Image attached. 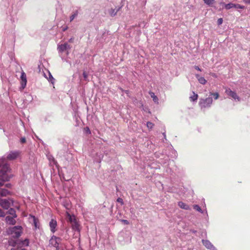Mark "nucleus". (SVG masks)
Here are the masks:
<instances>
[{
  "instance_id": "f257e3e1",
  "label": "nucleus",
  "mask_w": 250,
  "mask_h": 250,
  "mask_svg": "<svg viewBox=\"0 0 250 250\" xmlns=\"http://www.w3.org/2000/svg\"><path fill=\"white\" fill-rule=\"evenodd\" d=\"M8 234L14 238H19L22 233V228L21 226H17L8 228L7 230Z\"/></svg>"
},
{
  "instance_id": "f03ea898",
  "label": "nucleus",
  "mask_w": 250,
  "mask_h": 250,
  "mask_svg": "<svg viewBox=\"0 0 250 250\" xmlns=\"http://www.w3.org/2000/svg\"><path fill=\"white\" fill-rule=\"evenodd\" d=\"M213 102L212 98L208 97L206 99H202L199 102V105L201 108H205L210 106Z\"/></svg>"
},
{
  "instance_id": "7ed1b4c3",
  "label": "nucleus",
  "mask_w": 250,
  "mask_h": 250,
  "mask_svg": "<svg viewBox=\"0 0 250 250\" xmlns=\"http://www.w3.org/2000/svg\"><path fill=\"white\" fill-rule=\"evenodd\" d=\"M61 241V239L60 237H56L54 235L52 236L49 240L50 244L52 246L59 249V244Z\"/></svg>"
},
{
  "instance_id": "20e7f679",
  "label": "nucleus",
  "mask_w": 250,
  "mask_h": 250,
  "mask_svg": "<svg viewBox=\"0 0 250 250\" xmlns=\"http://www.w3.org/2000/svg\"><path fill=\"white\" fill-rule=\"evenodd\" d=\"M225 93L229 97L234 100L239 101L240 100V97L237 95L235 91H232L230 88H228L226 89Z\"/></svg>"
},
{
  "instance_id": "39448f33",
  "label": "nucleus",
  "mask_w": 250,
  "mask_h": 250,
  "mask_svg": "<svg viewBox=\"0 0 250 250\" xmlns=\"http://www.w3.org/2000/svg\"><path fill=\"white\" fill-rule=\"evenodd\" d=\"M71 46L67 42L63 44L59 45L58 46V50L59 52H63L65 51H67V54H68V50L71 48Z\"/></svg>"
},
{
  "instance_id": "423d86ee",
  "label": "nucleus",
  "mask_w": 250,
  "mask_h": 250,
  "mask_svg": "<svg viewBox=\"0 0 250 250\" xmlns=\"http://www.w3.org/2000/svg\"><path fill=\"white\" fill-rule=\"evenodd\" d=\"M20 154L18 151H10L7 155L6 159L9 160H13L16 159Z\"/></svg>"
},
{
  "instance_id": "0eeeda50",
  "label": "nucleus",
  "mask_w": 250,
  "mask_h": 250,
  "mask_svg": "<svg viewBox=\"0 0 250 250\" xmlns=\"http://www.w3.org/2000/svg\"><path fill=\"white\" fill-rule=\"evenodd\" d=\"M203 245L208 249L210 250H217L215 247L208 240H203Z\"/></svg>"
},
{
  "instance_id": "6e6552de",
  "label": "nucleus",
  "mask_w": 250,
  "mask_h": 250,
  "mask_svg": "<svg viewBox=\"0 0 250 250\" xmlns=\"http://www.w3.org/2000/svg\"><path fill=\"white\" fill-rule=\"evenodd\" d=\"M21 88L23 89L26 85L27 80H26V74L24 72H22L21 76Z\"/></svg>"
},
{
  "instance_id": "1a4fd4ad",
  "label": "nucleus",
  "mask_w": 250,
  "mask_h": 250,
  "mask_svg": "<svg viewBox=\"0 0 250 250\" xmlns=\"http://www.w3.org/2000/svg\"><path fill=\"white\" fill-rule=\"evenodd\" d=\"M57 226V221L55 220L52 219L49 222V227L52 233H54L56 231V227Z\"/></svg>"
},
{
  "instance_id": "9d476101",
  "label": "nucleus",
  "mask_w": 250,
  "mask_h": 250,
  "mask_svg": "<svg viewBox=\"0 0 250 250\" xmlns=\"http://www.w3.org/2000/svg\"><path fill=\"white\" fill-rule=\"evenodd\" d=\"M15 218L16 217H14V216H7L5 218V220L7 223L10 225H14L16 223Z\"/></svg>"
},
{
  "instance_id": "9b49d317",
  "label": "nucleus",
  "mask_w": 250,
  "mask_h": 250,
  "mask_svg": "<svg viewBox=\"0 0 250 250\" xmlns=\"http://www.w3.org/2000/svg\"><path fill=\"white\" fill-rule=\"evenodd\" d=\"M121 8V7H116L114 9L111 8L109 10V13L110 15L112 17L115 16L117 14V12L120 10Z\"/></svg>"
},
{
  "instance_id": "f8f14e48",
  "label": "nucleus",
  "mask_w": 250,
  "mask_h": 250,
  "mask_svg": "<svg viewBox=\"0 0 250 250\" xmlns=\"http://www.w3.org/2000/svg\"><path fill=\"white\" fill-rule=\"evenodd\" d=\"M195 77L198 79V81L200 83L202 84H205L207 83V80L204 77H200L199 74H195Z\"/></svg>"
},
{
  "instance_id": "ddd939ff",
  "label": "nucleus",
  "mask_w": 250,
  "mask_h": 250,
  "mask_svg": "<svg viewBox=\"0 0 250 250\" xmlns=\"http://www.w3.org/2000/svg\"><path fill=\"white\" fill-rule=\"evenodd\" d=\"M31 218L33 221V224L36 229L39 228V220L34 216L31 215Z\"/></svg>"
},
{
  "instance_id": "4468645a",
  "label": "nucleus",
  "mask_w": 250,
  "mask_h": 250,
  "mask_svg": "<svg viewBox=\"0 0 250 250\" xmlns=\"http://www.w3.org/2000/svg\"><path fill=\"white\" fill-rule=\"evenodd\" d=\"M178 205L182 209L186 210H189L190 209L188 205L182 202H179Z\"/></svg>"
},
{
  "instance_id": "2eb2a0df",
  "label": "nucleus",
  "mask_w": 250,
  "mask_h": 250,
  "mask_svg": "<svg viewBox=\"0 0 250 250\" xmlns=\"http://www.w3.org/2000/svg\"><path fill=\"white\" fill-rule=\"evenodd\" d=\"M149 94L150 95V97L152 98L153 102L155 103L158 104L159 99L158 97L155 95L154 93L153 92L150 91L149 92Z\"/></svg>"
},
{
  "instance_id": "dca6fc26",
  "label": "nucleus",
  "mask_w": 250,
  "mask_h": 250,
  "mask_svg": "<svg viewBox=\"0 0 250 250\" xmlns=\"http://www.w3.org/2000/svg\"><path fill=\"white\" fill-rule=\"evenodd\" d=\"M220 4L224 6L225 8L227 10L229 9L232 8H234V4L232 3L226 4L224 2H222L220 3Z\"/></svg>"
},
{
  "instance_id": "f3484780",
  "label": "nucleus",
  "mask_w": 250,
  "mask_h": 250,
  "mask_svg": "<svg viewBox=\"0 0 250 250\" xmlns=\"http://www.w3.org/2000/svg\"><path fill=\"white\" fill-rule=\"evenodd\" d=\"M72 228L73 229L76 230V231H80L79 229V225L76 221H73V223L71 224Z\"/></svg>"
},
{
  "instance_id": "a211bd4d",
  "label": "nucleus",
  "mask_w": 250,
  "mask_h": 250,
  "mask_svg": "<svg viewBox=\"0 0 250 250\" xmlns=\"http://www.w3.org/2000/svg\"><path fill=\"white\" fill-rule=\"evenodd\" d=\"M48 159L50 162V164L53 165H56L57 167V163L55 160L54 158L52 155L48 156Z\"/></svg>"
},
{
  "instance_id": "6ab92c4d",
  "label": "nucleus",
  "mask_w": 250,
  "mask_h": 250,
  "mask_svg": "<svg viewBox=\"0 0 250 250\" xmlns=\"http://www.w3.org/2000/svg\"><path fill=\"white\" fill-rule=\"evenodd\" d=\"M78 14L79 12L78 10L74 11L71 16L70 17V21L71 22L72 21H73L78 16Z\"/></svg>"
},
{
  "instance_id": "aec40b11",
  "label": "nucleus",
  "mask_w": 250,
  "mask_h": 250,
  "mask_svg": "<svg viewBox=\"0 0 250 250\" xmlns=\"http://www.w3.org/2000/svg\"><path fill=\"white\" fill-rule=\"evenodd\" d=\"M19 242V240L16 239V240H13L12 239H10L8 241V243L9 245L15 247L16 246L18 242Z\"/></svg>"
},
{
  "instance_id": "412c9836",
  "label": "nucleus",
  "mask_w": 250,
  "mask_h": 250,
  "mask_svg": "<svg viewBox=\"0 0 250 250\" xmlns=\"http://www.w3.org/2000/svg\"><path fill=\"white\" fill-rule=\"evenodd\" d=\"M8 213L11 215L12 216H14V217H17L16 211L13 208H10V209L8 211Z\"/></svg>"
},
{
  "instance_id": "4be33fe9",
  "label": "nucleus",
  "mask_w": 250,
  "mask_h": 250,
  "mask_svg": "<svg viewBox=\"0 0 250 250\" xmlns=\"http://www.w3.org/2000/svg\"><path fill=\"white\" fill-rule=\"evenodd\" d=\"M48 76H49V77L47 78V79L48 80V81L49 82H50L52 84H54V82H55V79L53 77V76H52V75L51 74V73L48 72Z\"/></svg>"
},
{
  "instance_id": "5701e85b",
  "label": "nucleus",
  "mask_w": 250,
  "mask_h": 250,
  "mask_svg": "<svg viewBox=\"0 0 250 250\" xmlns=\"http://www.w3.org/2000/svg\"><path fill=\"white\" fill-rule=\"evenodd\" d=\"M203 0L206 4L209 5V6L212 5L214 2V0Z\"/></svg>"
},
{
  "instance_id": "b1692460",
  "label": "nucleus",
  "mask_w": 250,
  "mask_h": 250,
  "mask_svg": "<svg viewBox=\"0 0 250 250\" xmlns=\"http://www.w3.org/2000/svg\"><path fill=\"white\" fill-rule=\"evenodd\" d=\"M193 208L195 210H196L197 211L201 212V213H203V211L201 209V208L197 205H193Z\"/></svg>"
},
{
  "instance_id": "393cba45",
  "label": "nucleus",
  "mask_w": 250,
  "mask_h": 250,
  "mask_svg": "<svg viewBox=\"0 0 250 250\" xmlns=\"http://www.w3.org/2000/svg\"><path fill=\"white\" fill-rule=\"evenodd\" d=\"M198 98V95L194 92H193V95L192 96L190 97V99L191 101H195L197 100Z\"/></svg>"
},
{
  "instance_id": "a878e982",
  "label": "nucleus",
  "mask_w": 250,
  "mask_h": 250,
  "mask_svg": "<svg viewBox=\"0 0 250 250\" xmlns=\"http://www.w3.org/2000/svg\"><path fill=\"white\" fill-rule=\"evenodd\" d=\"M21 245L23 246H27L29 245V240L25 239L24 240L21 241Z\"/></svg>"
},
{
  "instance_id": "bb28decb",
  "label": "nucleus",
  "mask_w": 250,
  "mask_h": 250,
  "mask_svg": "<svg viewBox=\"0 0 250 250\" xmlns=\"http://www.w3.org/2000/svg\"><path fill=\"white\" fill-rule=\"evenodd\" d=\"M146 125L148 128L151 129L153 127L154 124L150 122H148L146 123Z\"/></svg>"
},
{
  "instance_id": "cd10ccee",
  "label": "nucleus",
  "mask_w": 250,
  "mask_h": 250,
  "mask_svg": "<svg viewBox=\"0 0 250 250\" xmlns=\"http://www.w3.org/2000/svg\"><path fill=\"white\" fill-rule=\"evenodd\" d=\"M234 8H237V9H244V6H242L239 4H234Z\"/></svg>"
},
{
  "instance_id": "c85d7f7f",
  "label": "nucleus",
  "mask_w": 250,
  "mask_h": 250,
  "mask_svg": "<svg viewBox=\"0 0 250 250\" xmlns=\"http://www.w3.org/2000/svg\"><path fill=\"white\" fill-rule=\"evenodd\" d=\"M83 77L84 78V79L85 81H87V79H88V74L87 73L85 72V71H84L83 73Z\"/></svg>"
},
{
  "instance_id": "c756f323",
  "label": "nucleus",
  "mask_w": 250,
  "mask_h": 250,
  "mask_svg": "<svg viewBox=\"0 0 250 250\" xmlns=\"http://www.w3.org/2000/svg\"><path fill=\"white\" fill-rule=\"evenodd\" d=\"M76 220L75 219L74 217L69 216V221L71 224L73 223V221H75Z\"/></svg>"
},
{
  "instance_id": "7c9ffc66",
  "label": "nucleus",
  "mask_w": 250,
  "mask_h": 250,
  "mask_svg": "<svg viewBox=\"0 0 250 250\" xmlns=\"http://www.w3.org/2000/svg\"><path fill=\"white\" fill-rule=\"evenodd\" d=\"M215 100L217 99L219 97V94L218 93H211Z\"/></svg>"
},
{
  "instance_id": "2f4dec72",
  "label": "nucleus",
  "mask_w": 250,
  "mask_h": 250,
  "mask_svg": "<svg viewBox=\"0 0 250 250\" xmlns=\"http://www.w3.org/2000/svg\"><path fill=\"white\" fill-rule=\"evenodd\" d=\"M5 215V212L0 208V217H4Z\"/></svg>"
},
{
  "instance_id": "473e14b6",
  "label": "nucleus",
  "mask_w": 250,
  "mask_h": 250,
  "mask_svg": "<svg viewBox=\"0 0 250 250\" xmlns=\"http://www.w3.org/2000/svg\"><path fill=\"white\" fill-rule=\"evenodd\" d=\"M84 129H85V131L86 133H87V134H91V131H90V129H89V127H86L84 128Z\"/></svg>"
},
{
  "instance_id": "72a5a7b5",
  "label": "nucleus",
  "mask_w": 250,
  "mask_h": 250,
  "mask_svg": "<svg viewBox=\"0 0 250 250\" xmlns=\"http://www.w3.org/2000/svg\"><path fill=\"white\" fill-rule=\"evenodd\" d=\"M20 142L21 143L23 144L26 142V139L25 137H22L20 139Z\"/></svg>"
},
{
  "instance_id": "f704fd0d",
  "label": "nucleus",
  "mask_w": 250,
  "mask_h": 250,
  "mask_svg": "<svg viewBox=\"0 0 250 250\" xmlns=\"http://www.w3.org/2000/svg\"><path fill=\"white\" fill-rule=\"evenodd\" d=\"M223 23V19L219 18L217 21V23L218 25H221Z\"/></svg>"
},
{
  "instance_id": "c9c22d12",
  "label": "nucleus",
  "mask_w": 250,
  "mask_h": 250,
  "mask_svg": "<svg viewBox=\"0 0 250 250\" xmlns=\"http://www.w3.org/2000/svg\"><path fill=\"white\" fill-rule=\"evenodd\" d=\"M117 201L119 203H120L121 205H123L124 204L123 200L121 198H118L117 200Z\"/></svg>"
},
{
  "instance_id": "e433bc0d",
  "label": "nucleus",
  "mask_w": 250,
  "mask_h": 250,
  "mask_svg": "<svg viewBox=\"0 0 250 250\" xmlns=\"http://www.w3.org/2000/svg\"><path fill=\"white\" fill-rule=\"evenodd\" d=\"M209 75H211L212 77H213L214 78H217V77H218L217 75L214 73L210 72L209 73Z\"/></svg>"
},
{
  "instance_id": "4c0bfd02",
  "label": "nucleus",
  "mask_w": 250,
  "mask_h": 250,
  "mask_svg": "<svg viewBox=\"0 0 250 250\" xmlns=\"http://www.w3.org/2000/svg\"><path fill=\"white\" fill-rule=\"evenodd\" d=\"M121 221L126 225L129 224V222L126 220H122Z\"/></svg>"
},
{
  "instance_id": "58836bf2",
  "label": "nucleus",
  "mask_w": 250,
  "mask_h": 250,
  "mask_svg": "<svg viewBox=\"0 0 250 250\" xmlns=\"http://www.w3.org/2000/svg\"><path fill=\"white\" fill-rule=\"evenodd\" d=\"M194 68L196 69L198 71H201V69L200 68V67L198 66L195 65L194 66Z\"/></svg>"
},
{
  "instance_id": "ea45409f",
  "label": "nucleus",
  "mask_w": 250,
  "mask_h": 250,
  "mask_svg": "<svg viewBox=\"0 0 250 250\" xmlns=\"http://www.w3.org/2000/svg\"><path fill=\"white\" fill-rule=\"evenodd\" d=\"M73 40H74V39H73V38H70V39L69 40L68 42H73Z\"/></svg>"
},
{
  "instance_id": "a19ab883",
  "label": "nucleus",
  "mask_w": 250,
  "mask_h": 250,
  "mask_svg": "<svg viewBox=\"0 0 250 250\" xmlns=\"http://www.w3.org/2000/svg\"><path fill=\"white\" fill-rule=\"evenodd\" d=\"M244 1L246 3H250V0H244Z\"/></svg>"
},
{
  "instance_id": "79ce46f5",
  "label": "nucleus",
  "mask_w": 250,
  "mask_h": 250,
  "mask_svg": "<svg viewBox=\"0 0 250 250\" xmlns=\"http://www.w3.org/2000/svg\"><path fill=\"white\" fill-rule=\"evenodd\" d=\"M5 186H6V187L9 188V187H10L11 185L10 184H6Z\"/></svg>"
},
{
  "instance_id": "37998d69",
  "label": "nucleus",
  "mask_w": 250,
  "mask_h": 250,
  "mask_svg": "<svg viewBox=\"0 0 250 250\" xmlns=\"http://www.w3.org/2000/svg\"><path fill=\"white\" fill-rule=\"evenodd\" d=\"M163 135H164V138H166V133H165V132H164V133H163Z\"/></svg>"
},
{
  "instance_id": "c03bdc74",
  "label": "nucleus",
  "mask_w": 250,
  "mask_h": 250,
  "mask_svg": "<svg viewBox=\"0 0 250 250\" xmlns=\"http://www.w3.org/2000/svg\"><path fill=\"white\" fill-rule=\"evenodd\" d=\"M192 232H193V233H195V232H196V230H193V231H192Z\"/></svg>"
},
{
  "instance_id": "a18cd8bd",
  "label": "nucleus",
  "mask_w": 250,
  "mask_h": 250,
  "mask_svg": "<svg viewBox=\"0 0 250 250\" xmlns=\"http://www.w3.org/2000/svg\"><path fill=\"white\" fill-rule=\"evenodd\" d=\"M66 29V28H63V31H65Z\"/></svg>"
},
{
  "instance_id": "49530a36",
  "label": "nucleus",
  "mask_w": 250,
  "mask_h": 250,
  "mask_svg": "<svg viewBox=\"0 0 250 250\" xmlns=\"http://www.w3.org/2000/svg\"><path fill=\"white\" fill-rule=\"evenodd\" d=\"M11 250H15V249H12ZM21 250H25L24 249H21Z\"/></svg>"
}]
</instances>
